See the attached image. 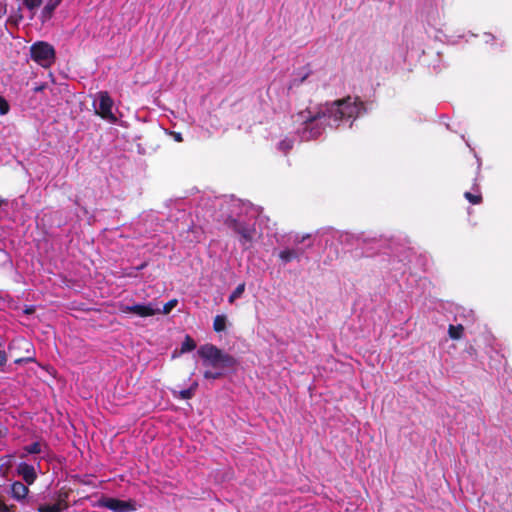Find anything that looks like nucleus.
I'll use <instances>...</instances> for the list:
<instances>
[{"label": "nucleus", "instance_id": "1", "mask_svg": "<svg viewBox=\"0 0 512 512\" xmlns=\"http://www.w3.org/2000/svg\"><path fill=\"white\" fill-rule=\"evenodd\" d=\"M366 112L364 103L358 97L347 96L318 108H309L297 113L293 117L297 125L295 134L299 141H310L322 135L326 127H351L352 123Z\"/></svg>", "mask_w": 512, "mask_h": 512}, {"label": "nucleus", "instance_id": "2", "mask_svg": "<svg viewBox=\"0 0 512 512\" xmlns=\"http://www.w3.org/2000/svg\"><path fill=\"white\" fill-rule=\"evenodd\" d=\"M222 209L228 212L226 222L228 226L238 235V240L244 250L251 248L257 236L254 223L242 219V213L246 212L248 205L239 199L231 198L224 201Z\"/></svg>", "mask_w": 512, "mask_h": 512}, {"label": "nucleus", "instance_id": "3", "mask_svg": "<svg viewBox=\"0 0 512 512\" xmlns=\"http://www.w3.org/2000/svg\"><path fill=\"white\" fill-rule=\"evenodd\" d=\"M197 354L202 359V364L213 369L231 368L236 365V359L212 344L202 345Z\"/></svg>", "mask_w": 512, "mask_h": 512}, {"label": "nucleus", "instance_id": "4", "mask_svg": "<svg viewBox=\"0 0 512 512\" xmlns=\"http://www.w3.org/2000/svg\"><path fill=\"white\" fill-rule=\"evenodd\" d=\"M31 57L42 67H49L55 59V50L53 46L46 42L34 43L31 48Z\"/></svg>", "mask_w": 512, "mask_h": 512}, {"label": "nucleus", "instance_id": "5", "mask_svg": "<svg viewBox=\"0 0 512 512\" xmlns=\"http://www.w3.org/2000/svg\"><path fill=\"white\" fill-rule=\"evenodd\" d=\"M113 106L114 102L109 96L108 92L100 91L96 94L94 99V107L97 114L111 123H115L117 121V117L112 111Z\"/></svg>", "mask_w": 512, "mask_h": 512}, {"label": "nucleus", "instance_id": "6", "mask_svg": "<svg viewBox=\"0 0 512 512\" xmlns=\"http://www.w3.org/2000/svg\"><path fill=\"white\" fill-rule=\"evenodd\" d=\"M462 39L463 35L461 34L443 33L440 36L434 35L433 37H430L429 46L426 48V50H423V54H436L437 56H440L442 53V51L439 49L440 44H443L444 42H448L453 45L459 44Z\"/></svg>", "mask_w": 512, "mask_h": 512}, {"label": "nucleus", "instance_id": "7", "mask_svg": "<svg viewBox=\"0 0 512 512\" xmlns=\"http://www.w3.org/2000/svg\"><path fill=\"white\" fill-rule=\"evenodd\" d=\"M97 506L107 508L113 512H132L136 510V506L133 501H124L112 497H102L98 500Z\"/></svg>", "mask_w": 512, "mask_h": 512}, {"label": "nucleus", "instance_id": "8", "mask_svg": "<svg viewBox=\"0 0 512 512\" xmlns=\"http://www.w3.org/2000/svg\"><path fill=\"white\" fill-rule=\"evenodd\" d=\"M120 311L122 313H132V314H135L137 316H140V317H148V316H153L155 314H158L161 312L160 308L150 302V303H137V304H134V305H124L122 304L120 306Z\"/></svg>", "mask_w": 512, "mask_h": 512}, {"label": "nucleus", "instance_id": "9", "mask_svg": "<svg viewBox=\"0 0 512 512\" xmlns=\"http://www.w3.org/2000/svg\"><path fill=\"white\" fill-rule=\"evenodd\" d=\"M339 238L342 242L349 243L352 245H357L359 247L364 248L369 244H377L380 240L376 237H366L364 233L354 235L348 232L340 233Z\"/></svg>", "mask_w": 512, "mask_h": 512}, {"label": "nucleus", "instance_id": "10", "mask_svg": "<svg viewBox=\"0 0 512 512\" xmlns=\"http://www.w3.org/2000/svg\"><path fill=\"white\" fill-rule=\"evenodd\" d=\"M16 472L27 485H32L37 479L35 467L26 462H20L16 467Z\"/></svg>", "mask_w": 512, "mask_h": 512}, {"label": "nucleus", "instance_id": "11", "mask_svg": "<svg viewBox=\"0 0 512 512\" xmlns=\"http://www.w3.org/2000/svg\"><path fill=\"white\" fill-rule=\"evenodd\" d=\"M304 253L305 250L303 248H284L279 252L278 256L281 262L286 265L293 260L299 261Z\"/></svg>", "mask_w": 512, "mask_h": 512}, {"label": "nucleus", "instance_id": "12", "mask_svg": "<svg viewBox=\"0 0 512 512\" xmlns=\"http://www.w3.org/2000/svg\"><path fill=\"white\" fill-rule=\"evenodd\" d=\"M29 485L21 481H14L11 484V497L18 502H23L29 493Z\"/></svg>", "mask_w": 512, "mask_h": 512}, {"label": "nucleus", "instance_id": "13", "mask_svg": "<svg viewBox=\"0 0 512 512\" xmlns=\"http://www.w3.org/2000/svg\"><path fill=\"white\" fill-rule=\"evenodd\" d=\"M67 508V503L64 498H60L54 504H42L38 507V512H61Z\"/></svg>", "mask_w": 512, "mask_h": 512}, {"label": "nucleus", "instance_id": "14", "mask_svg": "<svg viewBox=\"0 0 512 512\" xmlns=\"http://www.w3.org/2000/svg\"><path fill=\"white\" fill-rule=\"evenodd\" d=\"M297 140L299 141V138L295 133L292 136H285L277 143V149L283 153H287L293 148Z\"/></svg>", "mask_w": 512, "mask_h": 512}, {"label": "nucleus", "instance_id": "15", "mask_svg": "<svg viewBox=\"0 0 512 512\" xmlns=\"http://www.w3.org/2000/svg\"><path fill=\"white\" fill-rule=\"evenodd\" d=\"M63 0H49L42 9L41 17L43 20H48L52 17L55 9L61 4Z\"/></svg>", "mask_w": 512, "mask_h": 512}, {"label": "nucleus", "instance_id": "16", "mask_svg": "<svg viewBox=\"0 0 512 512\" xmlns=\"http://www.w3.org/2000/svg\"><path fill=\"white\" fill-rule=\"evenodd\" d=\"M227 316L224 314L216 315L213 320V329L215 332L220 333L226 330Z\"/></svg>", "mask_w": 512, "mask_h": 512}, {"label": "nucleus", "instance_id": "17", "mask_svg": "<svg viewBox=\"0 0 512 512\" xmlns=\"http://www.w3.org/2000/svg\"><path fill=\"white\" fill-rule=\"evenodd\" d=\"M24 453L20 455L21 458L27 454H40L42 452V445L39 442H33L23 447Z\"/></svg>", "mask_w": 512, "mask_h": 512}, {"label": "nucleus", "instance_id": "18", "mask_svg": "<svg viewBox=\"0 0 512 512\" xmlns=\"http://www.w3.org/2000/svg\"><path fill=\"white\" fill-rule=\"evenodd\" d=\"M463 330H464V328L461 324L450 325L448 328V334L451 339L457 340L462 337Z\"/></svg>", "mask_w": 512, "mask_h": 512}, {"label": "nucleus", "instance_id": "19", "mask_svg": "<svg viewBox=\"0 0 512 512\" xmlns=\"http://www.w3.org/2000/svg\"><path fill=\"white\" fill-rule=\"evenodd\" d=\"M245 291V283H240L234 291L229 295L228 302L230 304L234 303V301L238 298H240Z\"/></svg>", "mask_w": 512, "mask_h": 512}, {"label": "nucleus", "instance_id": "20", "mask_svg": "<svg viewBox=\"0 0 512 512\" xmlns=\"http://www.w3.org/2000/svg\"><path fill=\"white\" fill-rule=\"evenodd\" d=\"M43 3V0H22L23 6L34 13Z\"/></svg>", "mask_w": 512, "mask_h": 512}, {"label": "nucleus", "instance_id": "21", "mask_svg": "<svg viewBox=\"0 0 512 512\" xmlns=\"http://www.w3.org/2000/svg\"><path fill=\"white\" fill-rule=\"evenodd\" d=\"M196 348L195 341L190 337L186 336L185 340L181 344V352H190Z\"/></svg>", "mask_w": 512, "mask_h": 512}, {"label": "nucleus", "instance_id": "22", "mask_svg": "<svg viewBox=\"0 0 512 512\" xmlns=\"http://www.w3.org/2000/svg\"><path fill=\"white\" fill-rule=\"evenodd\" d=\"M223 369L206 370L204 372L205 379L216 380L223 376Z\"/></svg>", "mask_w": 512, "mask_h": 512}, {"label": "nucleus", "instance_id": "23", "mask_svg": "<svg viewBox=\"0 0 512 512\" xmlns=\"http://www.w3.org/2000/svg\"><path fill=\"white\" fill-rule=\"evenodd\" d=\"M196 387H197V383H194L190 388L181 390L179 392L180 398L184 399V400L192 398Z\"/></svg>", "mask_w": 512, "mask_h": 512}, {"label": "nucleus", "instance_id": "24", "mask_svg": "<svg viewBox=\"0 0 512 512\" xmlns=\"http://www.w3.org/2000/svg\"><path fill=\"white\" fill-rule=\"evenodd\" d=\"M464 197L471 203V204H479L482 200V197L480 194H472L471 192H465Z\"/></svg>", "mask_w": 512, "mask_h": 512}, {"label": "nucleus", "instance_id": "25", "mask_svg": "<svg viewBox=\"0 0 512 512\" xmlns=\"http://www.w3.org/2000/svg\"><path fill=\"white\" fill-rule=\"evenodd\" d=\"M335 234H338V232H335V231H332V230H328V231H325V232H317L315 234V236H314V241H316V239L318 237H320L321 239H323L327 243L329 236L334 237Z\"/></svg>", "mask_w": 512, "mask_h": 512}, {"label": "nucleus", "instance_id": "26", "mask_svg": "<svg viewBox=\"0 0 512 512\" xmlns=\"http://www.w3.org/2000/svg\"><path fill=\"white\" fill-rule=\"evenodd\" d=\"M8 111H9V104H8V102L6 101L5 98L0 96V114L1 115H5V114L8 113Z\"/></svg>", "mask_w": 512, "mask_h": 512}, {"label": "nucleus", "instance_id": "27", "mask_svg": "<svg viewBox=\"0 0 512 512\" xmlns=\"http://www.w3.org/2000/svg\"><path fill=\"white\" fill-rule=\"evenodd\" d=\"M177 304V300L176 299H173V300H170L168 301L164 307H163V310H162V313L163 314H168Z\"/></svg>", "mask_w": 512, "mask_h": 512}, {"label": "nucleus", "instance_id": "28", "mask_svg": "<svg viewBox=\"0 0 512 512\" xmlns=\"http://www.w3.org/2000/svg\"><path fill=\"white\" fill-rule=\"evenodd\" d=\"M311 234H305V235H302V236H299V235H296L294 240H293V243L298 246L300 243H303L307 240H310L311 239Z\"/></svg>", "mask_w": 512, "mask_h": 512}, {"label": "nucleus", "instance_id": "29", "mask_svg": "<svg viewBox=\"0 0 512 512\" xmlns=\"http://www.w3.org/2000/svg\"><path fill=\"white\" fill-rule=\"evenodd\" d=\"M487 39L485 40V43L488 45L493 46L497 41V37L494 34H486Z\"/></svg>", "mask_w": 512, "mask_h": 512}, {"label": "nucleus", "instance_id": "30", "mask_svg": "<svg viewBox=\"0 0 512 512\" xmlns=\"http://www.w3.org/2000/svg\"><path fill=\"white\" fill-rule=\"evenodd\" d=\"M34 361V358L33 357H25V358H18L15 360V364H22V363H28V362H33Z\"/></svg>", "mask_w": 512, "mask_h": 512}, {"label": "nucleus", "instance_id": "31", "mask_svg": "<svg viewBox=\"0 0 512 512\" xmlns=\"http://www.w3.org/2000/svg\"><path fill=\"white\" fill-rule=\"evenodd\" d=\"M7 362V354L4 350H0V367L5 365Z\"/></svg>", "mask_w": 512, "mask_h": 512}, {"label": "nucleus", "instance_id": "32", "mask_svg": "<svg viewBox=\"0 0 512 512\" xmlns=\"http://www.w3.org/2000/svg\"><path fill=\"white\" fill-rule=\"evenodd\" d=\"M172 136L174 137L175 141H177V142H181L183 140L182 135L179 132H172Z\"/></svg>", "mask_w": 512, "mask_h": 512}, {"label": "nucleus", "instance_id": "33", "mask_svg": "<svg viewBox=\"0 0 512 512\" xmlns=\"http://www.w3.org/2000/svg\"><path fill=\"white\" fill-rule=\"evenodd\" d=\"M6 8L5 6L0 2V18L5 14Z\"/></svg>", "mask_w": 512, "mask_h": 512}, {"label": "nucleus", "instance_id": "34", "mask_svg": "<svg viewBox=\"0 0 512 512\" xmlns=\"http://www.w3.org/2000/svg\"><path fill=\"white\" fill-rule=\"evenodd\" d=\"M7 434V431L6 430H0V439L1 438H4Z\"/></svg>", "mask_w": 512, "mask_h": 512}, {"label": "nucleus", "instance_id": "35", "mask_svg": "<svg viewBox=\"0 0 512 512\" xmlns=\"http://www.w3.org/2000/svg\"><path fill=\"white\" fill-rule=\"evenodd\" d=\"M308 76V73H305L302 77H301V80L300 82H303Z\"/></svg>", "mask_w": 512, "mask_h": 512}, {"label": "nucleus", "instance_id": "36", "mask_svg": "<svg viewBox=\"0 0 512 512\" xmlns=\"http://www.w3.org/2000/svg\"><path fill=\"white\" fill-rule=\"evenodd\" d=\"M146 264H142L141 266H139L137 269L140 270V269H143L145 267Z\"/></svg>", "mask_w": 512, "mask_h": 512}, {"label": "nucleus", "instance_id": "37", "mask_svg": "<svg viewBox=\"0 0 512 512\" xmlns=\"http://www.w3.org/2000/svg\"><path fill=\"white\" fill-rule=\"evenodd\" d=\"M2 203H4V200H1V199H0V206L2 205Z\"/></svg>", "mask_w": 512, "mask_h": 512}, {"label": "nucleus", "instance_id": "38", "mask_svg": "<svg viewBox=\"0 0 512 512\" xmlns=\"http://www.w3.org/2000/svg\"><path fill=\"white\" fill-rule=\"evenodd\" d=\"M2 471V466H0V472Z\"/></svg>", "mask_w": 512, "mask_h": 512}]
</instances>
